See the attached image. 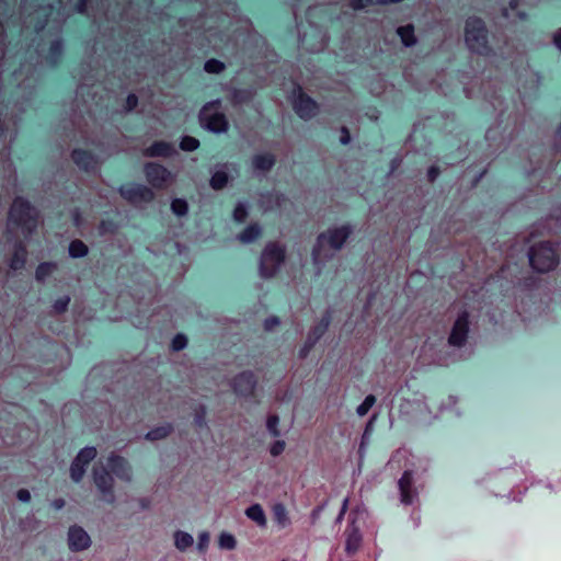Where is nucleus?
<instances>
[{
    "instance_id": "nucleus-54",
    "label": "nucleus",
    "mask_w": 561,
    "mask_h": 561,
    "mask_svg": "<svg viewBox=\"0 0 561 561\" xmlns=\"http://www.w3.org/2000/svg\"><path fill=\"white\" fill-rule=\"evenodd\" d=\"M341 144L347 145L351 141V136L346 127H342Z\"/></svg>"
},
{
    "instance_id": "nucleus-49",
    "label": "nucleus",
    "mask_w": 561,
    "mask_h": 561,
    "mask_svg": "<svg viewBox=\"0 0 561 561\" xmlns=\"http://www.w3.org/2000/svg\"><path fill=\"white\" fill-rule=\"evenodd\" d=\"M309 343H310V340L307 337L305 344L299 350V357L300 358L307 357L308 354L310 353L311 348L316 345V344H309Z\"/></svg>"
},
{
    "instance_id": "nucleus-29",
    "label": "nucleus",
    "mask_w": 561,
    "mask_h": 561,
    "mask_svg": "<svg viewBox=\"0 0 561 561\" xmlns=\"http://www.w3.org/2000/svg\"><path fill=\"white\" fill-rule=\"evenodd\" d=\"M261 234V227L256 224L248 226L243 232L238 236V239L243 243L253 242Z\"/></svg>"
},
{
    "instance_id": "nucleus-42",
    "label": "nucleus",
    "mask_w": 561,
    "mask_h": 561,
    "mask_svg": "<svg viewBox=\"0 0 561 561\" xmlns=\"http://www.w3.org/2000/svg\"><path fill=\"white\" fill-rule=\"evenodd\" d=\"M194 422H195L196 426H198V427L206 426V408H205V405H199L195 410Z\"/></svg>"
},
{
    "instance_id": "nucleus-16",
    "label": "nucleus",
    "mask_w": 561,
    "mask_h": 561,
    "mask_svg": "<svg viewBox=\"0 0 561 561\" xmlns=\"http://www.w3.org/2000/svg\"><path fill=\"white\" fill-rule=\"evenodd\" d=\"M107 467L116 478L130 482L133 479L131 467L128 461L116 454H111L107 459Z\"/></svg>"
},
{
    "instance_id": "nucleus-30",
    "label": "nucleus",
    "mask_w": 561,
    "mask_h": 561,
    "mask_svg": "<svg viewBox=\"0 0 561 561\" xmlns=\"http://www.w3.org/2000/svg\"><path fill=\"white\" fill-rule=\"evenodd\" d=\"M397 33L404 46L410 47L416 43L414 28L412 25L400 26L398 27Z\"/></svg>"
},
{
    "instance_id": "nucleus-28",
    "label": "nucleus",
    "mask_w": 561,
    "mask_h": 561,
    "mask_svg": "<svg viewBox=\"0 0 561 561\" xmlns=\"http://www.w3.org/2000/svg\"><path fill=\"white\" fill-rule=\"evenodd\" d=\"M56 270L57 263L55 262L41 263L36 268L35 278L39 283H44Z\"/></svg>"
},
{
    "instance_id": "nucleus-59",
    "label": "nucleus",
    "mask_w": 561,
    "mask_h": 561,
    "mask_svg": "<svg viewBox=\"0 0 561 561\" xmlns=\"http://www.w3.org/2000/svg\"><path fill=\"white\" fill-rule=\"evenodd\" d=\"M87 0H80L78 3V11L83 12L85 8Z\"/></svg>"
},
{
    "instance_id": "nucleus-37",
    "label": "nucleus",
    "mask_w": 561,
    "mask_h": 561,
    "mask_svg": "<svg viewBox=\"0 0 561 561\" xmlns=\"http://www.w3.org/2000/svg\"><path fill=\"white\" fill-rule=\"evenodd\" d=\"M199 147V141L192 136H184L181 139L180 148L183 151H194Z\"/></svg>"
},
{
    "instance_id": "nucleus-63",
    "label": "nucleus",
    "mask_w": 561,
    "mask_h": 561,
    "mask_svg": "<svg viewBox=\"0 0 561 561\" xmlns=\"http://www.w3.org/2000/svg\"><path fill=\"white\" fill-rule=\"evenodd\" d=\"M517 7V0H511L510 1V9L514 10Z\"/></svg>"
},
{
    "instance_id": "nucleus-1",
    "label": "nucleus",
    "mask_w": 561,
    "mask_h": 561,
    "mask_svg": "<svg viewBox=\"0 0 561 561\" xmlns=\"http://www.w3.org/2000/svg\"><path fill=\"white\" fill-rule=\"evenodd\" d=\"M38 213L26 199L16 197L10 208L7 230L10 234V242L15 234L21 232L28 239L37 228Z\"/></svg>"
},
{
    "instance_id": "nucleus-27",
    "label": "nucleus",
    "mask_w": 561,
    "mask_h": 561,
    "mask_svg": "<svg viewBox=\"0 0 561 561\" xmlns=\"http://www.w3.org/2000/svg\"><path fill=\"white\" fill-rule=\"evenodd\" d=\"M193 543L194 538L191 534L183 530H176L174 533V546L179 551H186Z\"/></svg>"
},
{
    "instance_id": "nucleus-23",
    "label": "nucleus",
    "mask_w": 561,
    "mask_h": 561,
    "mask_svg": "<svg viewBox=\"0 0 561 561\" xmlns=\"http://www.w3.org/2000/svg\"><path fill=\"white\" fill-rule=\"evenodd\" d=\"M275 164V157L271 153L256 154L252 159V165L255 171H270Z\"/></svg>"
},
{
    "instance_id": "nucleus-17",
    "label": "nucleus",
    "mask_w": 561,
    "mask_h": 561,
    "mask_svg": "<svg viewBox=\"0 0 561 561\" xmlns=\"http://www.w3.org/2000/svg\"><path fill=\"white\" fill-rule=\"evenodd\" d=\"M350 525L346 528V541H345V551L347 554H354L362 545V534L359 528L355 525L356 518L354 517V513L350 515Z\"/></svg>"
},
{
    "instance_id": "nucleus-40",
    "label": "nucleus",
    "mask_w": 561,
    "mask_h": 561,
    "mask_svg": "<svg viewBox=\"0 0 561 561\" xmlns=\"http://www.w3.org/2000/svg\"><path fill=\"white\" fill-rule=\"evenodd\" d=\"M248 217V205L245 203H238L233 210V218L236 221L243 222Z\"/></svg>"
},
{
    "instance_id": "nucleus-20",
    "label": "nucleus",
    "mask_w": 561,
    "mask_h": 561,
    "mask_svg": "<svg viewBox=\"0 0 561 561\" xmlns=\"http://www.w3.org/2000/svg\"><path fill=\"white\" fill-rule=\"evenodd\" d=\"M72 160L82 170L93 171L98 167V160L85 150L76 149L72 151Z\"/></svg>"
},
{
    "instance_id": "nucleus-64",
    "label": "nucleus",
    "mask_w": 561,
    "mask_h": 561,
    "mask_svg": "<svg viewBox=\"0 0 561 561\" xmlns=\"http://www.w3.org/2000/svg\"><path fill=\"white\" fill-rule=\"evenodd\" d=\"M73 219H75L76 225L79 226V213L78 211H76L73 214Z\"/></svg>"
},
{
    "instance_id": "nucleus-41",
    "label": "nucleus",
    "mask_w": 561,
    "mask_h": 561,
    "mask_svg": "<svg viewBox=\"0 0 561 561\" xmlns=\"http://www.w3.org/2000/svg\"><path fill=\"white\" fill-rule=\"evenodd\" d=\"M278 423H279V419L277 415L274 414V415H270L267 417V421H266L267 431L275 437L280 435L279 430H278Z\"/></svg>"
},
{
    "instance_id": "nucleus-15",
    "label": "nucleus",
    "mask_w": 561,
    "mask_h": 561,
    "mask_svg": "<svg viewBox=\"0 0 561 561\" xmlns=\"http://www.w3.org/2000/svg\"><path fill=\"white\" fill-rule=\"evenodd\" d=\"M91 543L89 534L81 526L75 525L68 529V547L71 551H84Z\"/></svg>"
},
{
    "instance_id": "nucleus-9",
    "label": "nucleus",
    "mask_w": 561,
    "mask_h": 561,
    "mask_svg": "<svg viewBox=\"0 0 561 561\" xmlns=\"http://www.w3.org/2000/svg\"><path fill=\"white\" fill-rule=\"evenodd\" d=\"M96 448L87 446L82 448L70 466V477L75 482H80L85 473L88 465L96 457Z\"/></svg>"
},
{
    "instance_id": "nucleus-18",
    "label": "nucleus",
    "mask_w": 561,
    "mask_h": 561,
    "mask_svg": "<svg viewBox=\"0 0 561 561\" xmlns=\"http://www.w3.org/2000/svg\"><path fill=\"white\" fill-rule=\"evenodd\" d=\"M288 202L285 195L278 192H267L261 194L260 196V207L264 211H273L277 209H282L284 205Z\"/></svg>"
},
{
    "instance_id": "nucleus-60",
    "label": "nucleus",
    "mask_w": 561,
    "mask_h": 561,
    "mask_svg": "<svg viewBox=\"0 0 561 561\" xmlns=\"http://www.w3.org/2000/svg\"><path fill=\"white\" fill-rule=\"evenodd\" d=\"M376 419H377L376 414H374V415L370 417V420H369V422H368V424H367V426H366L365 434L368 432V430L370 428V426L373 425V423L376 421Z\"/></svg>"
},
{
    "instance_id": "nucleus-36",
    "label": "nucleus",
    "mask_w": 561,
    "mask_h": 561,
    "mask_svg": "<svg viewBox=\"0 0 561 561\" xmlns=\"http://www.w3.org/2000/svg\"><path fill=\"white\" fill-rule=\"evenodd\" d=\"M376 402V397L374 394H368L364 401L357 407L356 413L358 416H364L368 413V411L373 408Z\"/></svg>"
},
{
    "instance_id": "nucleus-34",
    "label": "nucleus",
    "mask_w": 561,
    "mask_h": 561,
    "mask_svg": "<svg viewBox=\"0 0 561 561\" xmlns=\"http://www.w3.org/2000/svg\"><path fill=\"white\" fill-rule=\"evenodd\" d=\"M218 545L221 549L233 550L237 546V540L233 535L224 531L219 535Z\"/></svg>"
},
{
    "instance_id": "nucleus-22",
    "label": "nucleus",
    "mask_w": 561,
    "mask_h": 561,
    "mask_svg": "<svg viewBox=\"0 0 561 561\" xmlns=\"http://www.w3.org/2000/svg\"><path fill=\"white\" fill-rule=\"evenodd\" d=\"M330 323H331V314H330V312H327L321 318L319 323H317L316 325H313L310 329V331L307 335V337L310 340L309 344H316L322 337V335L327 332Z\"/></svg>"
},
{
    "instance_id": "nucleus-39",
    "label": "nucleus",
    "mask_w": 561,
    "mask_h": 561,
    "mask_svg": "<svg viewBox=\"0 0 561 561\" xmlns=\"http://www.w3.org/2000/svg\"><path fill=\"white\" fill-rule=\"evenodd\" d=\"M171 209L176 216H183L187 213V203L184 199L175 198L171 203Z\"/></svg>"
},
{
    "instance_id": "nucleus-24",
    "label": "nucleus",
    "mask_w": 561,
    "mask_h": 561,
    "mask_svg": "<svg viewBox=\"0 0 561 561\" xmlns=\"http://www.w3.org/2000/svg\"><path fill=\"white\" fill-rule=\"evenodd\" d=\"M228 169V164H222L213 173L210 178V186L214 190H221L227 185L229 180Z\"/></svg>"
},
{
    "instance_id": "nucleus-7",
    "label": "nucleus",
    "mask_w": 561,
    "mask_h": 561,
    "mask_svg": "<svg viewBox=\"0 0 561 561\" xmlns=\"http://www.w3.org/2000/svg\"><path fill=\"white\" fill-rule=\"evenodd\" d=\"M400 502L403 505H414L419 502V489L415 485L414 472L405 470L398 481Z\"/></svg>"
},
{
    "instance_id": "nucleus-8",
    "label": "nucleus",
    "mask_w": 561,
    "mask_h": 561,
    "mask_svg": "<svg viewBox=\"0 0 561 561\" xmlns=\"http://www.w3.org/2000/svg\"><path fill=\"white\" fill-rule=\"evenodd\" d=\"M119 193L127 202L135 206L150 203L154 197L153 192L142 184L122 186L119 187Z\"/></svg>"
},
{
    "instance_id": "nucleus-13",
    "label": "nucleus",
    "mask_w": 561,
    "mask_h": 561,
    "mask_svg": "<svg viewBox=\"0 0 561 561\" xmlns=\"http://www.w3.org/2000/svg\"><path fill=\"white\" fill-rule=\"evenodd\" d=\"M146 179L156 188L164 187L171 180V173L163 165L149 162L145 165Z\"/></svg>"
},
{
    "instance_id": "nucleus-44",
    "label": "nucleus",
    "mask_w": 561,
    "mask_h": 561,
    "mask_svg": "<svg viewBox=\"0 0 561 561\" xmlns=\"http://www.w3.org/2000/svg\"><path fill=\"white\" fill-rule=\"evenodd\" d=\"M187 344V339L183 334H178L173 337L171 346L173 351H181L183 350Z\"/></svg>"
},
{
    "instance_id": "nucleus-10",
    "label": "nucleus",
    "mask_w": 561,
    "mask_h": 561,
    "mask_svg": "<svg viewBox=\"0 0 561 561\" xmlns=\"http://www.w3.org/2000/svg\"><path fill=\"white\" fill-rule=\"evenodd\" d=\"M469 333V313L465 310L461 311L455 320L450 334L448 336V344L454 347H461L467 342Z\"/></svg>"
},
{
    "instance_id": "nucleus-57",
    "label": "nucleus",
    "mask_w": 561,
    "mask_h": 561,
    "mask_svg": "<svg viewBox=\"0 0 561 561\" xmlns=\"http://www.w3.org/2000/svg\"><path fill=\"white\" fill-rule=\"evenodd\" d=\"M411 519L413 522L414 527H417L420 525V515L416 512H413L411 514Z\"/></svg>"
},
{
    "instance_id": "nucleus-43",
    "label": "nucleus",
    "mask_w": 561,
    "mask_h": 561,
    "mask_svg": "<svg viewBox=\"0 0 561 561\" xmlns=\"http://www.w3.org/2000/svg\"><path fill=\"white\" fill-rule=\"evenodd\" d=\"M70 298L68 296H64L54 302L53 309L56 313H62L67 310Z\"/></svg>"
},
{
    "instance_id": "nucleus-14",
    "label": "nucleus",
    "mask_w": 561,
    "mask_h": 561,
    "mask_svg": "<svg viewBox=\"0 0 561 561\" xmlns=\"http://www.w3.org/2000/svg\"><path fill=\"white\" fill-rule=\"evenodd\" d=\"M256 383L257 379L255 375L252 371L247 370L238 374L232 379L231 387L237 394L249 397L254 392Z\"/></svg>"
},
{
    "instance_id": "nucleus-26",
    "label": "nucleus",
    "mask_w": 561,
    "mask_h": 561,
    "mask_svg": "<svg viewBox=\"0 0 561 561\" xmlns=\"http://www.w3.org/2000/svg\"><path fill=\"white\" fill-rule=\"evenodd\" d=\"M273 518L278 527L286 528L290 526L291 520L283 503H275L272 507Z\"/></svg>"
},
{
    "instance_id": "nucleus-31",
    "label": "nucleus",
    "mask_w": 561,
    "mask_h": 561,
    "mask_svg": "<svg viewBox=\"0 0 561 561\" xmlns=\"http://www.w3.org/2000/svg\"><path fill=\"white\" fill-rule=\"evenodd\" d=\"M89 249L81 240H73L69 244V255L75 259L83 257L88 254Z\"/></svg>"
},
{
    "instance_id": "nucleus-50",
    "label": "nucleus",
    "mask_w": 561,
    "mask_h": 561,
    "mask_svg": "<svg viewBox=\"0 0 561 561\" xmlns=\"http://www.w3.org/2000/svg\"><path fill=\"white\" fill-rule=\"evenodd\" d=\"M347 507H348V497H345L343 500L340 513H339V515L335 518V524H340L343 520L344 515H345V513L347 511Z\"/></svg>"
},
{
    "instance_id": "nucleus-55",
    "label": "nucleus",
    "mask_w": 561,
    "mask_h": 561,
    "mask_svg": "<svg viewBox=\"0 0 561 561\" xmlns=\"http://www.w3.org/2000/svg\"><path fill=\"white\" fill-rule=\"evenodd\" d=\"M516 469L508 470L502 474V479L507 482H513L514 479H512V476L516 473Z\"/></svg>"
},
{
    "instance_id": "nucleus-3",
    "label": "nucleus",
    "mask_w": 561,
    "mask_h": 561,
    "mask_svg": "<svg viewBox=\"0 0 561 561\" xmlns=\"http://www.w3.org/2000/svg\"><path fill=\"white\" fill-rule=\"evenodd\" d=\"M486 28L481 19L469 18L466 21L465 42L468 48L476 54L486 56L491 53L488 45Z\"/></svg>"
},
{
    "instance_id": "nucleus-61",
    "label": "nucleus",
    "mask_w": 561,
    "mask_h": 561,
    "mask_svg": "<svg viewBox=\"0 0 561 561\" xmlns=\"http://www.w3.org/2000/svg\"><path fill=\"white\" fill-rule=\"evenodd\" d=\"M3 37H4V30H3V25L0 23V45L3 42Z\"/></svg>"
},
{
    "instance_id": "nucleus-46",
    "label": "nucleus",
    "mask_w": 561,
    "mask_h": 561,
    "mask_svg": "<svg viewBox=\"0 0 561 561\" xmlns=\"http://www.w3.org/2000/svg\"><path fill=\"white\" fill-rule=\"evenodd\" d=\"M285 449V442L284 440H276L274 442L270 447V453L272 456L276 457L279 456Z\"/></svg>"
},
{
    "instance_id": "nucleus-6",
    "label": "nucleus",
    "mask_w": 561,
    "mask_h": 561,
    "mask_svg": "<svg viewBox=\"0 0 561 561\" xmlns=\"http://www.w3.org/2000/svg\"><path fill=\"white\" fill-rule=\"evenodd\" d=\"M201 125L213 133H225L228 122L222 113H219L214 103L205 105L199 113Z\"/></svg>"
},
{
    "instance_id": "nucleus-25",
    "label": "nucleus",
    "mask_w": 561,
    "mask_h": 561,
    "mask_svg": "<svg viewBox=\"0 0 561 561\" xmlns=\"http://www.w3.org/2000/svg\"><path fill=\"white\" fill-rule=\"evenodd\" d=\"M245 516L254 522L259 527L266 526V515L264 513L263 507L259 504H252L245 510Z\"/></svg>"
},
{
    "instance_id": "nucleus-47",
    "label": "nucleus",
    "mask_w": 561,
    "mask_h": 561,
    "mask_svg": "<svg viewBox=\"0 0 561 561\" xmlns=\"http://www.w3.org/2000/svg\"><path fill=\"white\" fill-rule=\"evenodd\" d=\"M324 506H325V503L324 504H321V505H318L317 507H314L310 514V518H311V523L312 524H316L317 520L320 518L323 510H324Z\"/></svg>"
},
{
    "instance_id": "nucleus-58",
    "label": "nucleus",
    "mask_w": 561,
    "mask_h": 561,
    "mask_svg": "<svg viewBox=\"0 0 561 561\" xmlns=\"http://www.w3.org/2000/svg\"><path fill=\"white\" fill-rule=\"evenodd\" d=\"M53 505H54V507H55V508L60 510V508H62V507H64L65 502H64V500H61V499H59V500H55V501L53 502Z\"/></svg>"
},
{
    "instance_id": "nucleus-12",
    "label": "nucleus",
    "mask_w": 561,
    "mask_h": 561,
    "mask_svg": "<svg viewBox=\"0 0 561 561\" xmlns=\"http://www.w3.org/2000/svg\"><path fill=\"white\" fill-rule=\"evenodd\" d=\"M93 481L98 490L103 494V499L107 503L115 502V495L113 493L114 479L110 472L104 468H94Z\"/></svg>"
},
{
    "instance_id": "nucleus-53",
    "label": "nucleus",
    "mask_w": 561,
    "mask_h": 561,
    "mask_svg": "<svg viewBox=\"0 0 561 561\" xmlns=\"http://www.w3.org/2000/svg\"><path fill=\"white\" fill-rule=\"evenodd\" d=\"M439 174V169L437 167H431L427 171V178L430 182H434Z\"/></svg>"
},
{
    "instance_id": "nucleus-5",
    "label": "nucleus",
    "mask_w": 561,
    "mask_h": 561,
    "mask_svg": "<svg viewBox=\"0 0 561 561\" xmlns=\"http://www.w3.org/2000/svg\"><path fill=\"white\" fill-rule=\"evenodd\" d=\"M285 259V250L276 243H270L262 252L260 273L263 277H272L280 267Z\"/></svg>"
},
{
    "instance_id": "nucleus-45",
    "label": "nucleus",
    "mask_w": 561,
    "mask_h": 561,
    "mask_svg": "<svg viewBox=\"0 0 561 561\" xmlns=\"http://www.w3.org/2000/svg\"><path fill=\"white\" fill-rule=\"evenodd\" d=\"M209 543V535L206 531H203L198 535L197 549L204 552Z\"/></svg>"
},
{
    "instance_id": "nucleus-35",
    "label": "nucleus",
    "mask_w": 561,
    "mask_h": 561,
    "mask_svg": "<svg viewBox=\"0 0 561 561\" xmlns=\"http://www.w3.org/2000/svg\"><path fill=\"white\" fill-rule=\"evenodd\" d=\"M401 0H351V7L355 10L367 8L374 3H397Z\"/></svg>"
},
{
    "instance_id": "nucleus-51",
    "label": "nucleus",
    "mask_w": 561,
    "mask_h": 561,
    "mask_svg": "<svg viewBox=\"0 0 561 561\" xmlns=\"http://www.w3.org/2000/svg\"><path fill=\"white\" fill-rule=\"evenodd\" d=\"M138 104V98L135 94H129L126 100V106L128 111L134 110Z\"/></svg>"
},
{
    "instance_id": "nucleus-4",
    "label": "nucleus",
    "mask_w": 561,
    "mask_h": 561,
    "mask_svg": "<svg viewBox=\"0 0 561 561\" xmlns=\"http://www.w3.org/2000/svg\"><path fill=\"white\" fill-rule=\"evenodd\" d=\"M530 266L538 273H547L553 270L558 262V252L550 242H540L533 245L528 252Z\"/></svg>"
},
{
    "instance_id": "nucleus-38",
    "label": "nucleus",
    "mask_w": 561,
    "mask_h": 561,
    "mask_svg": "<svg viewBox=\"0 0 561 561\" xmlns=\"http://www.w3.org/2000/svg\"><path fill=\"white\" fill-rule=\"evenodd\" d=\"M204 69L208 73H219L225 69V65L217 59H209L205 62Z\"/></svg>"
},
{
    "instance_id": "nucleus-2",
    "label": "nucleus",
    "mask_w": 561,
    "mask_h": 561,
    "mask_svg": "<svg viewBox=\"0 0 561 561\" xmlns=\"http://www.w3.org/2000/svg\"><path fill=\"white\" fill-rule=\"evenodd\" d=\"M353 228L350 225H343L329 229L327 232L319 234L317 243L312 251L313 264L321 268V265L331 259L335 252L342 249ZM320 273V271H318Z\"/></svg>"
},
{
    "instance_id": "nucleus-56",
    "label": "nucleus",
    "mask_w": 561,
    "mask_h": 561,
    "mask_svg": "<svg viewBox=\"0 0 561 561\" xmlns=\"http://www.w3.org/2000/svg\"><path fill=\"white\" fill-rule=\"evenodd\" d=\"M553 43H554L556 47L559 50H561V28L556 32V34L553 36Z\"/></svg>"
},
{
    "instance_id": "nucleus-21",
    "label": "nucleus",
    "mask_w": 561,
    "mask_h": 561,
    "mask_svg": "<svg viewBox=\"0 0 561 561\" xmlns=\"http://www.w3.org/2000/svg\"><path fill=\"white\" fill-rule=\"evenodd\" d=\"M175 152L173 145L167 141H156L145 149L147 157H170Z\"/></svg>"
},
{
    "instance_id": "nucleus-62",
    "label": "nucleus",
    "mask_w": 561,
    "mask_h": 561,
    "mask_svg": "<svg viewBox=\"0 0 561 561\" xmlns=\"http://www.w3.org/2000/svg\"><path fill=\"white\" fill-rule=\"evenodd\" d=\"M485 138L486 140H491L493 138V130L492 129H489L485 134Z\"/></svg>"
},
{
    "instance_id": "nucleus-52",
    "label": "nucleus",
    "mask_w": 561,
    "mask_h": 561,
    "mask_svg": "<svg viewBox=\"0 0 561 561\" xmlns=\"http://www.w3.org/2000/svg\"><path fill=\"white\" fill-rule=\"evenodd\" d=\"M16 497L21 502H28L31 500V493L26 489H21L18 491Z\"/></svg>"
},
{
    "instance_id": "nucleus-11",
    "label": "nucleus",
    "mask_w": 561,
    "mask_h": 561,
    "mask_svg": "<svg viewBox=\"0 0 561 561\" xmlns=\"http://www.w3.org/2000/svg\"><path fill=\"white\" fill-rule=\"evenodd\" d=\"M293 106L296 114L302 119H309L318 112L316 101L306 95L299 87L294 91Z\"/></svg>"
},
{
    "instance_id": "nucleus-33",
    "label": "nucleus",
    "mask_w": 561,
    "mask_h": 561,
    "mask_svg": "<svg viewBox=\"0 0 561 561\" xmlns=\"http://www.w3.org/2000/svg\"><path fill=\"white\" fill-rule=\"evenodd\" d=\"M62 50L64 45L61 39H55L54 42H51L49 47V60L51 65H55L59 60Z\"/></svg>"
},
{
    "instance_id": "nucleus-48",
    "label": "nucleus",
    "mask_w": 561,
    "mask_h": 561,
    "mask_svg": "<svg viewBox=\"0 0 561 561\" xmlns=\"http://www.w3.org/2000/svg\"><path fill=\"white\" fill-rule=\"evenodd\" d=\"M278 324H279V319L277 317H270L264 321V329L266 331H272Z\"/></svg>"
},
{
    "instance_id": "nucleus-19",
    "label": "nucleus",
    "mask_w": 561,
    "mask_h": 561,
    "mask_svg": "<svg viewBox=\"0 0 561 561\" xmlns=\"http://www.w3.org/2000/svg\"><path fill=\"white\" fill-rule=\"evenodd\" d=\"M26 245L22 241H14L13 242V253L10 257L8 264L11 271H20L24 268L26 263Z\"/></svg>"
},
{
    "instance_id": "nucleus-32",
    "label": "nucleus",
    "mask_w": 561,
    "mask_h": 561,
    "mask_svg": "<svg viewBox=\"0 0 561 561\" xmlns=\"http://www.w3.org/2000/svg\"><path fill=\"white\" fill-rule=\"evenodd\" d=\"M172 431V426L170 424L159 426L156 428H152L146 434V439L148 440H159L164 437H167Z\"/></svg>"
}]
</instances>
